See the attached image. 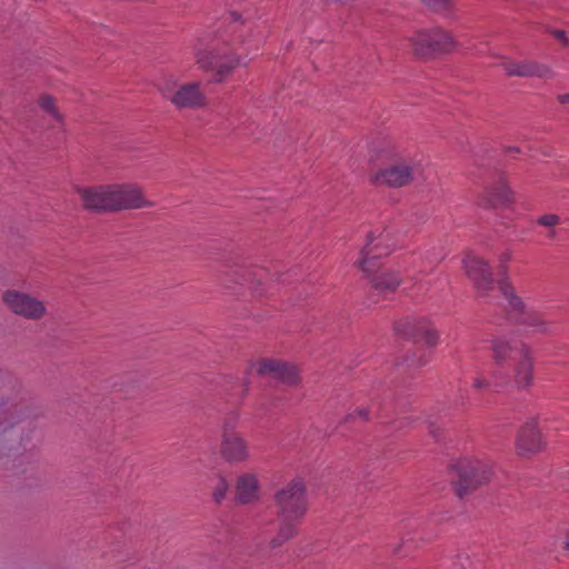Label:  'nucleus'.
<instances>
[{"instance_id": "29", "label": "nucleus", "mask_w": 569, "mask_h": 569, "mask_svg": "<svg viewBox=\"0 0 569 569\" xmlns=\"http://www.w3.org/2000/svg\"><path fill=\"white\" fill-rule=\"evenodd\" d=\"M472 387L475 389H487L490 387V381L483 377L482 375L478 373L475 378H473V381H472Z\"/></svg>"}, {"instance_id": "33", "label": "nucleus", "mask_w": 569, "mask_h": 569, "mask_svg": "<svg viewBox=\"0 0 569 569\" xmlns=\"http://www.w3.org/2000/svg\"><path fill=\"white\" fill-rule=\"evenodd\" d=\"M546 236L549 240H555L558 236L556 228H547Z\"/></svg>"}, {"instance_id": "7", "label": "nucleus", "mask_w": 569, "mask_h": 569, "mask_svg": "<svg viewBox=\"0 0 569 569\" xmlns=\"http://www.w3.org/2000/svg\"><path fill=\"white\" fill-rule=\"evenodd\" d=\"M2 300L10 312L27 320L39 321L48 315L46 301L24 291L9 289Z\"/></svg>"}, {"instance_id": "27", "label": "nucleus", "mask_w": 569, "mask_h": 569, "mask_svg": "<svg viewBox=\"0 0 569 569\" xmlns=\"http://www.w3.org/2000/svg\"><path fill=\"white\" fill-rule=\"evenodd\" d=\"M229 490V483L226 478L220 477L218 482L213 489L212 498L217 503H220L224 498Z\"/></svg>"}, {"instance_id": "23", "label": "nucleus", "mask_w": 569, "mask_h": 569, "mask_svg": "<svg viewBox=\"0 0 569 569\" xmlns=\"http://www.w3.org/2000/svg\"><path fill=\"white\" fill-rule=\"evenodd\" d=\"M38 104L43 112H46L52 120H54L58 124L63 123V114L57 107L56 100L53 97L49 94H42L38 99Z\"/></svg>"}, {"instance_id": "32", "label": "nucleus", "mask_w": 569, "mask_h": 569, "mask_svg": "<svg viewBox=\"0 0 569 569\" xmlns=\"http://www.w3.org/2000/svg\"><path fill=\"white\" fill-rule=\"evenodd\" d=\"M555 38L560 40L565 46H569V39L563 30H553L551 32Z\"/></svg>"}, {"instance_id": "22", "label": "nucleus", "mask_w": 569, "mask_h": 569, "mask_svg": "<svg viewBox=\"0 0 569 569\" xmlns=\"http://www.w3.org/2000/svg\"><path fill=\"white\" fill-rule=\"evenodd\" d=\"M433 29L429 31H417L409 38L412 43L413 53L421 58L435 54Z\"/></svg>"}, {"instance_id": "26", "label": "nucleus", "mask_w": 569, "mask_h": 569, "mask_svg": "<svg viewBox=\"0 0 569 569\" xmlns=\"http://www.w3.org/2000/svg\"><path fill=\"white\" fill-rule=\"evenodd\" d=\"M251 280V272L242 267H236L224 273V284L227 288H232V283L244 284Z\"/></svg>"}, {"instance_id": "10", "label": "nucleus", "mask_w": 569, "mask_h": 569, "mask_svg": "<svg viewBox=\"0 0 569 569\" xmlns=\"http://www.w3.org/2000/svg\"><path fill=\"white\" fill-rule=\"evenodd\" d=\"M163 98L178 109H199L207 104V98L199 82H190L173 90L169 87L160 88Z\"/></svg>"}, {"instance_id": "2", "label": "nucleus", "mask_w": 569, "mask_h": 569, "mask_svg": "<svg viewBox=\"0 0 569 569\" xmlns=\"http://www.w3.org/2000/svg\"><path fill=\"white\" fill-rule=\"evenodd\" d=\"M274 505L279 517V530L269 541L270 549L280 548L298 535L299 522L308 509L303 482L295 479L283 486L274 496Z\"/></svg>"}, {"instance_id": "14", "label": "nucleus", "mask_w": 569, "mask_h": 569, "mask_svg": "<svg viewBox=\"0 0 569 569\" xmlns=\"http://www.w3.org/2000/svg\"><path fill=\"white\" fill-rule=\"evenodd\" d=\"M545 448V441L536 420L527 421L519 430L516 450L521 457H529Z\"/></svg>"}, {"instance_id": "9", "label": "nucleus", "mask_w": 569, "mask_h": 569, "mask_svg": "<svg viewBox=\"0 0 569 569\" xmlns=\"http://www.w3.org/2000/svg\"><path fill=\"white\" fill-rule=\"evenodd\" d=\"M112 212L151 208L153 202L144 197L143 189L136 183H111Z\"/></svg>"}, {"instance_id": "3", "label": "nucleus", "mask_w": 569, "mask_h": 569, "mask_svg": "<svg viewBox=\"0 0 569 569\" xmlns=\"http://www.w3.org/2000/svg\"><path fill=\"white\" fill-rule=\"evenodd\" d=\"M28 416V406L22 399L12 397L8 388L0 389V449H17L22 446L18 440V425Z\"/></svg>"}, {"instance_id": "21", "label": "nucleus", "mask_w": 569, "mask_h": 569, "mask_svg": "<svg viewBox=\"0 0 569 569\" xmlns=\"http://www.w3.org/2000/svg\"><path fill=\"white\" fill-rule=\"evenodd\" d=\"M408 331L413 338L422 340L429 347H435L439 341L438 331L427 318H417L408 321Z\"/></svg>"}, {"instance_id": "16", "label": "nucleus", "mask_w": 569, "mask_h": 569, "mask_svg": "<svg viewBox=\"0 0 569 569\" xmlns=\"http://www.w3.org/2000/svg\"><path fill=\"white\" fill-rule=\"evenodd\" d=\"M533 378V355L527 345L519 349V358L513 369V381L518 389L528 388Z\"/></svg>"}, {"instance_id": "11", "label": "nucleus", "mask_w": 569, "mask_h": 569, "mask_svg": "<svg viewBox=\"0 0 569 569\" xmlns=\"http://www.w3.org/2000/svg\"><path fill=\"white\" fill-rule=\"evenodd\" d=\"M502 295L507 299L509 307L519 313H521V323L533 328L536 332L549 333L551 331V321H549L545 315L537 311H527L525 302L518 297L513 289L507 284L501 287Z\"/></svg>"}, {"instance_id": "25", "label": "nucleus", "mask_w": 569, "mask_h": 569, "mask_svg": "<svg viewBox=\"0 0 569 569\" xmlns=\"http://www.w3.org/2000/svg\"><path fill=\"white\" fill-rule=\"evenodd\" d=\"M511 350L510 342L505 339L496 338L491 342L492 357L497 365L503 363L509 358Z\"/></svg>"}, {"instance_id": "6", "label": "nucleus", "mask_w": 569, "mask_h": 569, "mask_svg": "<svg viewBox=\"0 0 569 569\" xmlns=\"http://www.w3.org/2000/svg\"><path fill=\"white\" fill-rule=\"evenodd\" d=\"M239 417H227L220 431V457L228 463H244L251 457L250 445L244 435L238 430Z\"/></svg>"}, {"instance_id": "8", "label": "nucleus", "mask_w": 569, "mask_h": 569, "mask_svg": "<svg viewBox=\"0 0 569 569\" xmlns=\"http://www.w3.org/2000/svg\"><path fill=\"white\" fill-rule=\"evenodd\" d=\"M393 249L395 242L388 232H380L379 234L369 233L356 266L365 274H370L378 267L379 259L389 256Z\"/></svg>"}, {"instance_id": "34", "label": "nucleus", "mask_w": 569, "mask_h": 569, "mask_svg": "<svg viewBox=\"0 0 569 569\" xmlns=\"http://www.w3.org/2000/svg\"><path fill=\"white\" fill-rule=\"evenodd\" d=\"M558 101L562 104L569 103V93H562L558 96Z\"/></svg>"}, {"instance_id": "24", "label": "nucleus", "mask_w": 569, "mask_h": 569, "mask_svg": "<svg viewBox=\"0 0 569 569\" xmlns=\"http://www.w3.org/2000/svg\"><path fill=\"white\" fill-rule=\"evenodd\" d=\"M432 42L435 43L436 53L448 52L452 50L456 46L452 36L439 28L433 29Z\"/></svg>"}, {"instance_id": "1", "label": "nucleus", "mask_w": 569, "mask_h": 569, "mask_svg": "<svg viewBox=\"0 0 569 569\" xmlns=\"http://www.w3.org/2000/svg\"><path fill=\"white\" fill-rule=\"evenodd\" d=\"M251 22L231 12L226 29L217 37H204L193 46V56L199 69L211 72L216 82L223 81L247 57L253 37Z\"/></svg>"}, {"instance_id": "28", "label": "nucleus", "mask_w": 569, "mask_h": 569, "mask_svg": "<svg viewBox=\"0 0 569 569\" xmlns=\"http://www.w3.org/2000/svg\"><path fill=\"white\" fill-rule=\"evenodd\" d=\"M560 222L561 218L556 213H546L537 219V223L545 228H556Z\"/></svg>"}, {"instance_id": "18", "label": "nucleus", "mask_w": 569, "mask_h": 569, "mask_svg": "<svg viewBox=\"0 0 569 569\" xmlns=\"http://www.w3.org/2000/svg\"><path fill=\"white\" fill-rule=\"evenodd\" d=\"M236 501L240 505L254 503L260 498V486L257 475L246 472L237 478Z\"/></svg>"}, {"instance_id": "19", "label": "nucleus", "mask_w": 569, "mask_h": 569, "mask_svg": "<svg viewBox=\"0 0 569 569\" xmlns=\"http://www.w3.org/2000/svg\"><path fill=\"white\" fill-rule=\"evenodd\" d=\"M365 276L372 288L379 292H395L401 283L398 272L387 269L380 270V264L370 274Z\"/></svg>"}, {"instance_id": "15", "label": "nucleus", "mask_w": 569, "mask_h": 569, "mask_svg": "<svg viewBox=\"0 0 569 569\" xmlns=\"http://www.w3.org/2000/svg\"><path fill=\"white\" fill-rule=\"evenodd\" d=\"M261 376H269L287 385H297L300 381L298 369L290 363L278 359H266L257 369Z\"/></svg>"}, {"instance_id": "35", "label": "nucleus", "mask_w": 569, "mask_h": 569, "mask_svg": "<svg viewBox=\"0 0 569 569\" xmlns=\"http://www.w3.org/2000/svg\"><path fill=\"white\" fill-rule=\"evenodd\" d=\"M563 548L569 551V535L566 537V540L563 542Z\"/></svg>"}, {"instance_id": "5", "label": "nucleus", "mask_w": 569, "mask_h": 569, "mask_svg": "<svg viewBox=\"0 0 569 569\" xmlns=\"http://www.w3.org/2000/svg\"><path fill=\"white\" fill-rule=\"evenodd\" d=\"M452 481L459 497L487 483L491 477L489 461L475 457H465L452 466Z\"/></svg>"}, {"instance_id": "12", "label": "nucleus", "mask_w": 569, "mask_h": 569, "mask_svg": "<svg viewBox=\"0 0 569 569\" xmlns=\"http://www.w3.org/2000/svg\"><path fill=\"white\" fill-rule=\"evenodd\" d=\"M463 268L479 295L487 296L492 290L493 278L487 261L477 256L468 254L463 259Z\"/></svg>"}, {"instance_id": "17", "label": "nucleus", "mask_w": 569, "mask_h": 569, "mask_svg": "<svg viewBox=\"0 0 569 569\" xmlns=\"http://www.w3.org/2000/svg\"><path fill=\"white\" fill-rule=\"evenodd\" d=\"M500 66L509 77H539L545 78L551 74L548 66L539 64L535 61H512L505 60Z\"/></svg>"}, {"instance_id": "13", "label": "nucleus", "mask_w": 569, "mask_h": 569, "mask_svg": "<svg viewBox=\"0 0 569 569\" xmlns=\"http://www.w3.org/2000/svg\"><path fill=\"white\" fill-rule=\"evenodd\" d=\"M77 192L84 209L94 212H112L110 184L80 187Z\"/></svg>"}, {"instance_id": "31", "label": "nucleus", "mask_w": 569, "mask_h": 569, "mask_svg": "<svg viewBox=\"0 0 569 569\" xmlns=\"http://www.w3.org/2000/svg\"><path fill=\"white\" fill-rule=\"evenodd\" d=\"M427 6L433 9H445L449 6L450 0H422Z\"/></svg>"}, {"instance_id": "30", "label": "nucleus", "mask_w": 569, "mask_h": 569, "mask_svg": "<svg viewBox=\"0 0 569 569\" xmlns=\"http://www.w3.org/2000/svg\"><path fill=\"white\" fill-rule=\"evenodd\" d=\"M351 419H360L362 421H367L369 419V411L366 408H358L352 413L348 416Z\"/></svg>"}, {"instance_id": "20", "label": "nucleus", "mask_w": 569, "mask_h": 569, "mask_svg": "<svg viewBox=\"0 0 569 569\" xmlns=\"http://www.w3.org/2000/svg\"><path fill=\"white\" fill-rule=\"evenodd\" d=\"M512 198L513 193L502 178L490 184L483 193L485 204L493 208L509 204Z\"/></svg>"}, {"instance_id": "4", "label": "nucleus", "mask_w": 569, "mask_h": 569, "mask_svg": "<svg viewBox=\"0 0 569 569\" xmlns=\"http://www.w3.org/2000/svg\"><path fill=\"white\" fill-rule=\"evenodd\" d=\"M422 174V164L419 160L398 154L385 167L375 171L371 181L377 186L401 188L410 184Z\"/></svg>"}]
</instances>
